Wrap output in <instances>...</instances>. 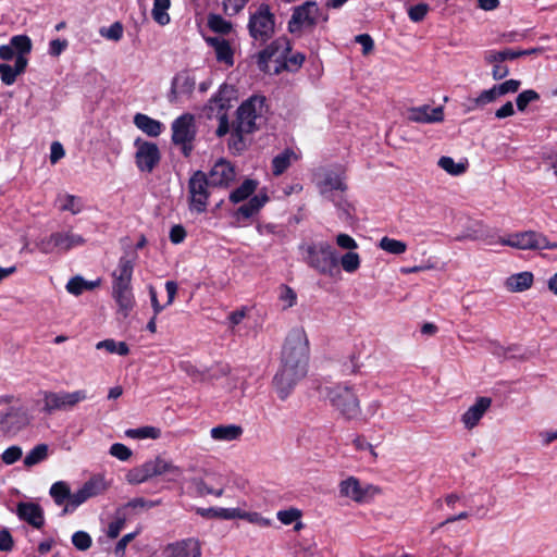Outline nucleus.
Listing matches in <instances>:
<instances>
[{
	"mask_svg": "<svg viewBox=\"0 0 557 557\" xmlns=\"http://www.w3.org/2000/svg\"><path fill=\"white\" fill-rule=\"evenodd\" d=\"M309 361V339L304 327H294L286 336L281 358V368L273 379L280 399L285 400L306 376Z\"/></svg>",
	"mask_w": 557,
	"mask_h": 557,
	"instance_id": "obj_1",
	"label": "nucleus"
},
{
	"mask_svg": "<svg viewBox=\"0 0 557 557\" xmlns=\"http://www.w3.org/2000/svg\"><path fill=\"white\" fill-rule=\"evenodd\" d=\"M320 394L345 420L360 417V399L352 386L345 383L330 384L322 386Z\"/></svg>",
	"mask_w": 557,
	"mask_h": 557,
	"instance_id": "obj_2",
	"label": "nucleus"
},
{
	"mask_svg": "<svg viewBox=\"0 0 557 557\" xmlns=\"http://www.w3.org/2000/svg\"><path fill=\"white\" fill-rule=\"evenodd\" d=\"M160 475H168V481L177 482L183 476V470L171 460L158 456L131 469L126 473V481L129 484L137 485Z\"/></svg>",
	"mask_w": 557,
	"mask_h": 557,
	"instance_id": "obj_3",
	"label": "nucleus"
},
{
	"mask_svg": "<svg viewBox=\"0 0 557 557\" xmlns=\"http://www.w3.org/2000/svg\"><path fill=\"white\" fill-rule=\"evenodd\" d=\"M249 36L253 44L265 45L275 34V15L267 3H261L253 12H250L247 24Z\"/></svg>",
	"mask_w": 557,
	"mask_h": 557,
	"instance_id": "obj_4",
	"label": "nucleus"
},
{
	"mask_svg": "<svg viewBox=\"0 0 557 557\" xmlns=\"http://www.w3.org/2000/svg\"><path fill=\"white\" fill-rule=\"evenodd\" d=\"M264 103L265 98L263 96H252L247 99L237 109V117L234 124L238 125L239 129L253 133L259 127L257 121L262 117Z\"/></svg>",
	"mask_w": 557,
	"mask_h": 557,
	"instance_id": "obj_5",
	"label": "nucleus"
},
{
	"mask_svg": "<svg viewBox=\"0 0 557 557\" xmlns=\"http://www.w3.org/2000/svg\"><path fill=\"white\" fill-rule=\"evenodd\" d=\"M339 495L358 504H368L382 493L381 487L373 484H361L355 476H348L338 485Z\"/></svg>",
	"mask_w": 557,
	"mask_h": 557,
	"instance_id": "obj_6",
	"label": "nucleus"
},
{
	"mask_svg": "<svg viewBox=\"0 0 557 557\" xmlns=\"http://www.w3.org/2000/svg\"><path fill=\"white\" fill-rule=\"evenodd\" d=\"M321 11L314 1H307L294 8L287 28L292 34L313 28L320 18Z\"/></svg>",
	"mask_w": 557,
	"mask_h": 557,
	"instance_id": "obj_7",
	"label": "nucleus"
},
{
	"mask_svg": "<svg viewBox=\"0 0 557 557\" xmlns=\"http://www.w3.org/2000/svg\"><path fill=\"white\" fill-rule=\"evenodd\" d=\"M307 258L309 264L320 273L333 275L337 271L338 257L332 246H308Z\"/></svg>",
	"mask_w": 557,
	"mask_h": 557,
	"instance_id": "obj_8",
	"label": "nucleus"
},
{
	"mask_svg": "<svg viewBox=\"0 0 557 557\" xmlns=\"http://www.w3.org/2000/svg\"><path fill=\"white\" fill-rule=\"evenodd\" d=\"M134 146L136 147L135 162L138 170L151 173L161 159L157 144L137 138Z\"/></svg>",
	"mask_w": 557,
	"mask_h": 557,
	"instance_id": "obj_9",
	"label": "nucleus"
},
{
	"mask_svg": "<svg viewBox=\"0 0 557 557\" xmlns=\"http://www.w3.org/2000/svg\"><path fill=\"white\" fill-rule=\"evenodd\" d=\"M292 50L290 42L286 37H278L271 41L264 49L257 54L258 67L267 72L269 62H283L286 60L288 52Z\"/></svg>",
	"mask_w": 557,
	"mask_h": 557,
	"instance_id": "obj_10",
	"label": "nucleus"
},
{
	"mask_svg": "<svg viewBox=\"0 0 557 557\" xmlns=\"http://www.w3.org/2000/svg\"><path fill=\"white\" fill-rule=\"evenodd\" d=\"M209 187L212 186L202 171H197L193 174L188 182L191 210L197 212L206 211Z\"/></svg>",
	"mask_w": 557,
	"mask_h": 557,
	"instance_id": "obj_11",
	"label": "nucleus"
},
{
	"mask_svg": "<svg viewBox=\"0 0 557 557\" xmlns=\"http://www.w3.org/2000/svg\"><path fill=\"white\" fill-rule=\"evenodd\" d=\"M30 422V416L26 408L11 407L0 413V430L8 434H15Z\"/></svg>",
	"mask_w": 557,
	"mask_h": 557,
	"instance_id": "obj_12",
	"label": "nucleus"
},
{
	"mask_svg": "<svg viewBox=\"0 0 557 557\" xmlns=\"http://www.w3.org/2000/svg\"><path fill=\"white\" fill-rule=\"evenodd\" d=\"M196 136L195 117L193 114L185 113L172 123L173 144H191Z\"/></svg>",
	"mask_w": 557,
	"mask_h": 557,
	"instance_id": "obj_13",
	"label": "nucleus"
},
{
	"mask_svg": "<svg viewBox=\"0 0 557 557\" xmlns=\"http://www.w3.org/2000/svg\"><path fill=\"white\" fill-rule=\"evenodd\" d=\"M492 406V398L478 397L475 401L461 414L460 421L467 431H471L480 424L485 413Z\"/></svg>",
	"mask_w": 557,
	"mask_h": 557,
	"instance_id": "obj_14",
	"label": "nucleus"
},
{
	"mask_svg": "<svg viewBox=\"0 0 557 557\" xmlns=\"http://www.w3.org/2000/svg\"><path fill=\"white\" fill-rule=\"evenodd\" d=\"M196 86V79L187 71L178 72L172 79L171 89L168 99L171 103H176L184 96L189 97Z\"/></svg>",
	"mask_w": 557,
	"mask_h": 557,
	"instance_id": "obj_15",
	"label": "nucleus"
},
{
	"mask_svg": "<svg viewBox=\"0 0 557 557\" xmlns=\"http://www.w3.org/2000/svg\"><path fill=\"white\" fill-rule=\"evenodd\" d=\"M212 187H228L236 178V171L233 164L220 159L207 176Z\"/></svg>",
	"mask_w": 557,
	"mask_h": 557,
	"instance_id": "obj_16",
	"label": "nucleus"
},
{
	"mask_svg": "<svg viewBox=\"0 0 557 557\" xmlns=\"http://www.w3.org/2000/svg\"><path fill=\"white\" fill-rule=\"evenodd\" d=\"M201 547L196 539H186L169 544L164 550V557H200Z\"/></svg>",
	"mask_w": 557,
	"mask_h": 557,
	"instance_id": "obj_17",
	"label": "nucleus"
},
{
	"mask_svg": "<svg viewBox=\"0 0 557 557\" xmlns=\"http://www.w3.org/2000/svg\"><path fill=\"white\" fill-rule=\"evenodd\" d=\"M112 298L117 307V315L123 319H126L136 306L132 286H112Z\"/></svg>",
	"mask_w": 557,
	"mask_h": 557,
	"instance_id": "obj_18",
	"label": "nucleus"
},
{
	"mask_svg": "<svg viewBox=\"0 0 557 557\" xmlns=\"http://www.w3.org/2000/svg\"><path fill=\"white\" fill-rule=\"evenodd\" d=\"M230 89L227 85L220 86L216 94H214L206 106V114L209 119L214 115H221L226 113V109L230 107Z\"/></svg>",
	"mask_w": 557,
	"mask_h": 557,
	"instance_id": "obj_19",
	"label": "nucleus"
},
{
	"mask_svg": "<svg viewBox=\"0 0 557 557\" xmlns=\"http://www.w3.org/2000/svg\"><path fill=\"white\" fill-rule=\"evenodd\" d=\"M408 119L417 123H436L444 120L442 107L421 106L409 110Z\"/></svg>",
	"mask_w": 557,
	"mask_h": 557,
	"instance_id": "obj_20",
	"label": "nucleus"
},
{
	"mask_svg": "<svg viewBox=\"0 0 557 557\" xmlns=\"http://www.w3.org/2000/svg\"><path fill=\"white\" fill-rule=\"evenodd\" d=\"M134 257L124 256L120 259L117 269L113 272L112 286H132Z\"/></svg>",
	"mask_w": 557,
	"mask_h": 557,
	"instance_id": "obj_21",
	"label": "nucleus"
},
{
	"mask_svg": "<svg viewBox=\"0 0 557 557\" xmlns=\"http://www.w3.org/2000/svg\"><path fill=\"white\" fill-rule=\"evenodd\" d=\"M498 244H550L548 239L540 233L533 231L518 232L508 237H499Z\"/></svg>",
	"mask_w": 557,
	"mask_h": 557,
	"instance_id": "obj_22",
	"label": "nucleus"
},
{
	"mask_svg": "<svg viewBox=\"0 0 557 557\" xmlns=\"http://www.w3.org/2000/svg\"><path fill=\"white\" fill-rule=\"evenodd\" d=\"M17 515L35 528L44 524V512L39 505L34 503H21L17 506Z\"/></svg>",
	"mask_w": 557,
	"mask_h": 557,
	"instance_id": "obj_23",
	"label": "nucleus"
},
{
	"mask_svg": "<svg viewBox=\"0 0 557 557\" xmlns=\"http://www.w3.org/2000/svg\"><path fill=\"white\" fill-rule=\"evenodd\" d=\"M206 41L214 48L215 57L219 62L232 66L234 64V52L226 39L219 37H208Z\"/></svg>",
	"mask_w": 557,
	"mask_h": 557,
	"instance_id": "obj_24",
	"label": "nucleus"
},
{
	"mask_svg": "<svg viewBox=\"0 0 557 557\" xmlns=\"http://www.w3.org/2000/svg\"><path fill=\"white\" fill-rule=\"evenodd\" d=\"M243 434V428L237 424H221L210 430V435L218 442H232L238 440Z\"/></svg>",
	"mask_w": 557,
	"mask_h": 557,
	"instance_id": "obj_25",
	"label": "nucleus"
},
{
	"mask_svg": "<svg viewBox=\"0 0 557 557\" xmlns=\"http://www.w3.org/2000/svg\"><path fill=\"white\" fill-rule=\"evenodd\" d=\"M134 124L138 129L151 137H158L163 129V124L160 121L144 113L135 114Z\"/></svg>",
	"mask_w": 557,
	"mask_h": 557,
	"instance_id": "obj_26",
	"label": "nucleus"
},
{
	"mask_svg": "<svg viewBox=\"0 0 557 557\" xmlns=\"http://www.w3.org/2000/svg\"><path fill=\"white\" fill-rule=\"evenodd\" d=\"M532 284L533 274L527 271L510 275L505 282L506 288L513 293L524 292L529 289Z\"/></svg>",
	"mask_w": 557,
	"mask_h": 557,
	"instance_id": "obj_27",
	"label": "nucleus"
},
{
	"mask_svg": "<svg viewBox=\"0 0 557 557\" xmlns=\"http://www.w3.org/2000/svg\"><path fill=\"white\" fill-rule=\"evenodd\" d=\"M100 283H101L100 278H97L95 281H87L84 277L77 275V276L72 277L67 282L65 288H66L67 293H70L71 295L79 296L86 290H92V289L97 288L100 285Z\"/></svg>",
	"mask_w": 557,
	"mask_h": 557,
	"instance_id": "obj_28",
	"label": "nucleus"
},
{
	"mask_svg": "<svg viewBox=\"0 0 557 557\" xmlns=\"http://www.w3.org/2000/svg\"><path fill=\"white\" fill-rule=\"evenodd\" d=\"M41 395V411L45 414H52L55 411H62L61 408V391L51 392V391H42Z\"/></svg>",
	"mask_w": 557,
	"mask_h": 557,
	"instance_id": "obj_29",
	"label": "nucleus"
},
{
	"mask_svg": "<svg viewBox=\"0 0 557 557\" xmlns=\"http://www.w3.org/2000/svg\"><path fill=\"white\" fill-rule=\"evenodd\" d=\"M61 408L62 411L74 409L79 403L88 399V394L85 389H76L73 392L61 391Z\"/></svg>",
	"mask_w": 557,
	"mask_h": 557,
	"instance_id": "obj_30",
	"label": "nucleus"
},
{
	"mask_svg": "<svg viewBox=\"0 0 557 557\" xmlns=\"http://www.w3.org/2000/svg\"><path fill=\"white\" fill-rule=\"evenodd\" d=\"M321 194L326 195L333 190L344 191L346 189V185L344 183V177L334 172H329L325 174L324 180L320 184Z\"/></svg>",
	"mask_w": 557,
	"mask_h": 557,
	"instance_id": "obj_31",
	"label": "nucleus"
},
{
	"mask_svg": "<svg viewBox=\"0 0 557 557\" xmlns=\"http://www.w3.org/2000/svg\"><path fill=\"white\" fill-rule=\"evenodd\" d=\"M268 201L267 195H256L237 209V214L248 219L256 214Z\"/></svg>",
	"mask_w": 557,
	"mask_h": 557,
	"instance_id": "obj_32",
	"label": "nucleus"
},
{
	"mask_svg": "<svg viewBox=\"0 0 557 557\" xmlns=\"http://www.w3.org/2000/svg\"><path fill=\"white\" fill-rule=\"evenodd\" d=\"M125 436L133 440H158L161 436V430L157 426L145 425L137 429H127Z\"/></svg>",
	"mask_w": 557,
	"mask_h": 557,
	"instance_id": "obj_33",
	"label": "nucleus"
},
{
	"mask_svg": "<svg viewBox=\"0 0 557 557\" xmlns=\"http://www.w3.org/2000/svg\"><path fill=\"white\" fill-rule=\"evenodd\" d=\"M82 487L87 496L92 498L103 494L109 488V484L103 476L95 475L86 481Z\"/></svg>",
	"mask_w": 557,
	"mask_h": 557,
	"instance_id": "obj_34",
	"label": "nucleus"
},
{
	"mask_svg": "<svg viewBox=\"0 0 557 557\" xmlns=\"http://www.w3.org/2000/svg\"><path fill=\"white\" fill-rule=\"evenodd\" d=\"M128 513L125 508H117L114 512L113 520L108 524L107 535L110 539H116L123 530L127 520Z\"/></svg>",
	"mask_w": 557,
	"mask_h": 557,
	"instance_id": "obj_35",
	"label": "nucleus"
},
{
	"mask_svg": "<svg viewBox=\"0 0 557 557\" xmlns=\"http://www.w3.org/2000/svg\"><path fill=\"white\" fill-rule=\"evenodd\" d=\"M257 185L258 184L255 180H250V178L245 180L239 187H237L230 194V200L234 203L244 201L250 195L253 194V191L257 188Z\"/></svg>",
	"mask_w": 557,
	"mask_h": 557,
	"instance_id": "obj_36",
	"label": "nucleus"
},
{
	"mask_svg": "<svg viewBox=\"0 0 557 557\" xmlns=\"http://www.w3.org/2000/svg\"><path fill=\"white\" fill-rule=\"evenodd\" d=\"M49 493L54 503L59 506L63 505L65 502H70L71 499V488L64 481L53 483Z\"/></svg>",
	"mask_w": 557,
	"mask_h": 557,
	"instance_id": "obj_37",
	"label": "nucleus"
},
{
	"mask_svg": "<svg viewBox=\"0 0 557 557\" xmlns=\"http://www.w3.org/2000/svg\"><path fill=\"white\" fill-rule=\"evenodd\" d=\"M97 349H103L109 354H116L119 356H126L129 352V348L125 342H116L112 338L100 341L96 344Z\"/></svg>",
	"mask_w": 557,
	"mask_h": 557,
	"instance_id": "obj_38",
	"label": "nucleus"
},
{
	"mask_svg": "<svg viewBox=\"0 0 557 557\" xmlns=\"http://www.w3.org/2000/svg\"><path fill=\"white\" fill-rule=\"evenodd\" d=\"M49 454V446L47 444H38L32 448L24 458V465L26 467H33L44 461Z\"/></svg>",
	"mask_w": 557,
	"mask_h": 557,
	"instance_id": "obj_39",
	"label": "nucleus"
},
{
	"mask_svg": "<svg viewBox=\"0 0 557 557\" xmlns=\"http://www.w3.org/2000/svg\"><path fill=\"white\" fill-rule=\"evenodd\" d=\"M170 5V0L153 1L152 17L161 26H164L170 23V15L168 14Z\"/></svg>",
	"mask_w": 557,
	"mask_h": 557,
	"instance_id": "obj_40",
	"label": "nucleus"
},
{
	"mask_svg": "<svg viewBox=\"0 0 557 557\" xmlns=\"http://www.w3.org/2000/svg\"><path fill=\"white\" fill-rule=\"evenodd\" d=\"M249 134L245 129H239V126L233 123L231 138L228 141V147L232 151L236 153H240L246 149V140L244 136Z\"/></svg>",
	"mask_w": 557,
	"mask_h": 557,
	"instance_id": "obj_41",
	"label": "nucleus"
},
{
	"mask_svg": "<svg viewBox=\"0 0 557 557\" xmlns=\"http://www.w3.org/2000/svg\"><path fill=\"white\" fill-rule=\"evenodd\" d=\"M10 44L17 55H25L32 51V40L27 35H16L10 39Z\"/></svg>",
	"mask_w": 557,
	"mask_h": 557,
	"instance_id": "obj_42",
	"label": "nucleus"
},
{
	"mask_svg": "<svg viewBox=\"0 0 557 557\" xmlns=\"http://www.w3.org/2000/svg\"><path fill=\"white\" fill-rule=\"evenodd\" d=\"M437 164L450 175H460L466 172V165L463 163H456L450 157H441Z\"/></svg>",
	"mask_w": 557,
	"mask_h": 557,
	"instance_id": "obj_43",
	"label": "nucleus"
},
{
	"mask_svg": "<svg viewBox=\"0 0 557 557\" xmlns=\"http://www.w3.org/2000/svg\"><path fill=\"white\" fill-rule=\"evenodd\" d=\"M302 511L296 507L278 510L276 512L277 520L284 525H290L298 519H301Z\"/></svg>",
	"mask_w": 557,
	"mask_h": 557,
	"instance_id": "obj_44",
	"label": "nucleus"
},
{
	"mask_svg": "<svg viewBox=\"0 0 557 557\" xmlns=\"http://www.w3.org/2000/svg\"><path fill=\"white\" fill-rule=\"evenodd\" d=\"M278 300L284 310L289 309L296 305L297 294L287 285H282L278 290Z\"/></svg>",
	"mask_w": 557,
	"mask_h": 557,
	"instance_id": "obj_45",
	"label": "nucleus"
},
{
	"mask_svg": "<svg viewBox=\"0 0 557 557\" xmlns=\"http://www.w3.org/2000/svg\"><path fill=\"white\" fill-rule=\"evenodd\" d=\"M208 25L211 30L219 34H228L232 29V24L224 20L221 15L211 14L208 20Z\"/></svg>",
	"mask_w": 557,
	"mask_h": 557,
	"instance_id": "obj_46",
	"label": "nucleus"
},
{
	"mask_svg": "<svg viewBox=\"0 0 557 557\" xmlns=\"http://www.w3.org/2000/svg\"><path fill=\"white\" fill-rule=\"evenodd\" d=\"M338 262H341V265L346 272L352 273L358 270L360 265V258L357 252L348 251L338 258Z\"/></svg>",
	"mask_w": 557,
	"mask_h": 557,
	"instance_id": "obj_47",
	"label": "nucleus"
},
{
	"mask_svg": "<svg viewBox=\"0 0 557 557\" xmlns=\"http://www.w3.org/2000/svg\"><path fill=\"white\" fill-rule=\"evenodd\" d=\"M239 519L246 520L249 523L261 527V528H268L272 524L271 519L265 518L261 513L256 512V511L240 510Z\"/></svg>",
	"mask_w": 557,
	"mask_h": 557,
	"instance_id": "obj_48",
	"label": "nucleus"
},
{
	"mask_svg": "<svg viewBox=\"0 0 557 557\" xmlns=\"http://www.w3.org/2000/svg\"><path fill=\"white\" fill-rule=\"evenodd\" d=\"M240 510L239 508H210L208 510V515L210 517L220 518L224 520H232V519H239L240 517Z\"/></svg>",
	"mask_w": 557,
	"mask_h": 557,
	"instance_id": "obj_49",
	"label": "nucleus"
},
{
	"mask_svg": "<svg viewBox=\"0 0 557 557\" xmlns=\"http://www.w3.org/2000/svg\"><path fill=\"white\" fill-rule=\"evenodd\" d=\"M88 499H89V497L87 496V494L85 493L83 487H81L79 490H77L74 493H71V499H70V502H67L65 504L63 513L74 511L77 507H79L82 504H84Z\"/></svg>",
	"mask_w": 557,
	"mask_h": 557,
	"instance_id": "obj_50",
	"label": "nucleus"
},
{
	"mask_svg": "<svg viewBox=\"0 0 557 557\" xmlns=\"http://www.w3.org/2000/svg\"><path fill=\"white\" fill-rule=\"evenodd\" d=\"M123 25L120 22H114L109 27H101L99 34L109 40L119 41L123 37Z\"/></svg>",
	"mask_w": 557,
	"mask_h": 557,
	"instance_id": "obj_51",
	"label": "nucleus"
},
{
	"mask_svg": "<svg viewBox=\"0 0 557 557\" xmlns=\"http://www.w3.org/2000/svg\"><path fill=\"white\" fill-rule=\"evenodd\" d=\"M290 163V153L285 151L276 156L272 161V171L274 175H281L284 173Z\"/></svg>",
	"mask_w": 557,
	"mask_h": 557,
	"instance_id": "obj_52",
	"label": "nucleus"
},
{
	"mask_svg": "<svg viewBox=\"0 0 557 557\" xmlns=\"http://www.w3.org/2000/svg\"><path fill=\"white\" fill-rule=\"evenodd\" d=\"M539 99L540 95L535 90L528 89L518 95L516 104L519 111H524L530 102L536 101Z\"/></svg>",
	"mask_w": 557,
	"mask_h": 557,
	"instance_id": "obj_53",
	"label": "nucleus"
},
{
	"mask_svg": "<svg viewBox=\"0 0 557 557\" xmlns=\"http://www.w3.org/2000/svg\"><path fill=\"white\" fill-rule=\"evenodd\" d=\"M73 545L79 550H86L91 545V537L84 531H77L72 536Z\"/></svg>",
	"mask_w": 557,
	"mask_h": 557,
	"instance_id": "obj_54",
	"label": "nucleus"
},
{
	"mask_svg": "<svg viewBox=\"0 0 557 557\" xmlns=\"http://www.w3.org/2000/svg\"><path fill=\"white\" fill-rule=\"evenodd\" d=\"M428 12L429 5L426 3H418L409 8L408 15L412 22L418 23L424 20Z\"/></svg>",
	"mask_w": 557,
	"mask_h": 557,
	"instance_id": "obj_55",
	"label": "nucleus"
},
{
	"mask_svg": "<svg viewBox=\"0 0 557 557\" xmlns=\"http://www.w3.org/2000/svg\"><path fill=\"white\" fill-rule=\"evenodd\" d=\"M249 0H223L224 12L232 16L238 14Z\"/></svg>",
	"mask_w": 557,
	"mask_h": 557,
	"instance_id": "obj_56",
	"label": "nucleus"
},
{
	"mask_svg": "<svg viewBox=\"0 0 557 557\" xmlns=\"http://www.w3.org/2000/svg\"><path fill=\"white\" fill-rule=\"evenodd\" d=\"M520 85H521V82L518 79H508L502 84L494 85V86L496 87V90H497L499 97H502L507 94L517 92Z\"/></svg>",
	"mask_w": 557,
	"mask_h": 557,
	"instance_id": "obj_57",
	"label": "nucleus"
},
{
	"mask_svg": "<svg viewBox=\"0 0 557 557\" xmlns=\"http://www.w3.org/2000/svg\"><path fill=\"white\" fill-rule=\"evenodd\" d=\"M54 244H81L83 238L72 232L57 233L52 236Z\"/></svg>",
	"mask_w": 557,
	"mask_h": 557,
	"instance_id": "obj_58",
	"label": "nucleus"
},
{
	"mask_svg": "<svg viewBox=\"0 0 557 557\" xmlns=\"http://www.w3.org/2000/svg\"><path fill=\"white\" fill-rule=\"evenodd\" d=\"M110 454L119 460L126 461L132 456V450L121 443H115L110 447Z\"/></svg>",
	"mask_w": 557,
	"mask_h": 557,
	"instance_id": "obj_59",
	"label": "nucleus"
},
{
	"mask_svg": "<svg viewBox=\"0 0 557 557\" xmlns=\"http://www.w3.org/2000/svg\"><path fill=\"white\" fill-rule=\"evenodd\" d=\"M61 209L64 211H71L73 214L81 212L82 203L79 198L73 195H66L64 202L61 205Z\"/></svg>",
	"mask_w": 557,
	"mask_h": 557,
	"instance_id": "obj_60",
	"label": "nucleus"
},
{
	"mask_svg": "<svg viewBox=\"0 0 557 557\" xmlns=\"http://www.w3.org/2000/svg\"><path fill=\"white\" fill-rule=\"evenodd\" d=\"M22 457V448L20 446H11L2 453V461L5 465H13Z\"/></svg>",
	"mask_w": 557,
	"mask_h": 557,
	"instance_id": "obj_61",
	"label": "nucleus"
},
{
	"mask_svg": "<svg viewBox=\"0 0 557 557\" xmlns=\"http://www.w3.org/2000/svg\"><path fill=\"white\" fill-rule=\"evenodd\" d=\"M0 76L4 85H13L17 75L14 73L13 67L7 63H0Z\"/></svg>",
	"mask_w": 557,
	"mask_h": 557,
	"instance_id": "obj_62",
	"label": "nucleus"
},
{
	"mask_svg": "<svg viewBox=\"0 0 557 557\" xmlns=\"http://www.w3.org/2000/svg\"><path fill=\"white\" fill-rule=\"evenodd\" d=\"M137 532L125 534L115 545L114 554L117 557H124L127 545L135 539Z\"/></svg>",
	"mask_w": 557,
	"mask_h": 557,
	"instance_id": "obj_63",
	"label": "nucleus"
},
{
	"mask_svg": "<svg viewBox=\"0 0 557 557\" xmlns=\"http://www.w3.org/2000/svg\"><path fill=\"white\" fill-rule=\"evenodd\" d=\"M69 46L66 39H53L49 44V54L52 57H59Z\"/></svg>",
	"mask_w": 557,
	"mask_h": 557,
	"instance_id": "obj_64",
	"label": "nucleus"
}]
</instances>
